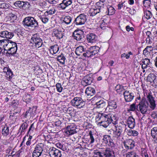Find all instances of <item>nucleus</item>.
<instances>
[{
    "mask_svg": "<svg viewBox=\"0 0 157 157\" xmlns=\"http://www.w3.org/2000/svg\"><path fill=\"white\" fill-rule=\"evenodd\" d=\"M102 141L105 144H108L109 147L106 149L105 152H101L98 150H95L94 153L98 155L99 157H115L114 149L115 144L110 136L104 135L102 139Z\"/></svg>",
    "mask_w": 157,
    "mask_h": 157,
    "instance_id": "f257e3e1",
    "label": "nucleus"
},
{
    "mask_svg": "<svg viewBox=\"0 0 157 157\" xmlns=\"http://www.w3.org/2000/svg\"><path fill=\"white\" fill-rule=\"evenodd\" d=\"M96 121H98V124L105 128L107 127L112 122L114 125L117 124V121L114 116H111L110 117L107 115L103 114H98L95 117Z\"/></svg>",
    "mask_w": 157,
    "mask_h": 157,
    "instance_id": "f03ea898",
    "label": "nucleus"
},
{
    "mask_svg": "<svg viewBox=\"0 0 157 157\" xmlns=\"http://www.w3.org/2000/svg\"><path fill=\"white\" fill-rule=\"evenodd\" d=\"M25 27H29L34 29L39 28L38 22L36 19L32 17L29 16L25 17L22 22Z\"/></svg>",
    "mask_w": 157,
    "mask_h": 157,
    "instance_id": "7ed1b4c3",
    "label": "nucleus"
},
{
    "mask_svg": "<svg viewBox=\"0 0 157 157\" xmlns=\"http://www.w3.org/2000/svg\"><path fill=\"white\" fill-rule=\"evenodd\" d=\"M100 49V48L98 46H92L86 51V53H83V55L85 57H92L93 56L98 53Z\"/></svg>",
    "mask_w": 157,
    "mask_h": 157,
    "instance_id": "20e7f679",
    "label": "nucleus"
},
{
    "mask_svg": "<svg viewBox=\"0 0 157 157\" xmlns=\"http://www.w3.org/2000/svg\"><path fill=\"white\" fill-rule=\"evenodd\" d=\"M44 145L40 143L36 144L34 148L33 151L32 157H39L42 155L44 151Z\"/></svg>",
    "mask_w": 157,
    "mask_h": 157,
    "instance_id": "39448f33",
    "label": "nucleus"
},
{
    "mask_svg": "<svg viewBox=\"0 0 157 157\" xmlns=\"http://www.w3.org/2000/svg\"><path fill=\"white\" fill-rule=\"evenodd\" d=\"M87 20V16L84 14H81L75 19L74 23L76 25L84 24Z\"/></svg>",
    "mask_w": 157,
    "mask_h": 157,
    "instance_id": "423d86ee",
    "label": "nucleus"
},
{
    "mask_svg": "<svg viewBox=\"0 0 157 157\" xmlns=\"http://www.w3.org/2000/svg\"><path fill=\"white\" fill-rule=\"evenodd\" d=\"M148 103V102L142 99V100L139 103L137 107H138L140 111L142 114L145 113L147 111Z\"/></svg>",
    "mask_w": 157,
    "mask_h": 157,
    "instance_id": "0eeeda50",
    "label": "nucleus"
},
{
    "mask_svg": "<svg viewBox=\"0 0 157 157\" xmlns=\"http://www.w3.org/2000/svg\"><path fill=\"white\" fill-rule=\"evenodd\" d=\"M49 154L50 157H61L62 156L61 151L54 147L50 148Z\"/></svg>",
    "mask_w": 157,
    "mask_h": 157,
    "instance_id": "6e6552de",
    "label": "nucleus"
},
{
    "mask_svg": "<svg viewBox=\"0 0 157 157\" xmlns=\"http://www.w3.org/2000/svg\"><path fill=\"white\" fill-rule=\"evenodd\" d=\"M76 127L74 124L68 125L65 131V135L68 136L72 135L77 132Z\"/></svg>",
    "mask_w": 157,
    "mask_h": 157,
    "instance_id": "1a4fd4ad",
    "label": "nucleus"
},
{
    "mask_svg": "<svg viewBox=\"0 0 157 157\" xmlns=\"http://www.w3.org/2000/svg\"><path fill=\"white\" fill-rule=\"evenodd\" d=\"M73 36L74 38L77 40L82 41L84 40V34L81 30L75 31L73 33Z\"/></svg>",
    "mask_w": 157,
    "mask_h": 157,
    "instance_id": "9d476101",
    "label": "nucleus"
},
{
    "mask_svg": "<svg viewBox=\"0 0 157 157\" xmlns=\"http://www.w3.org/2000/svg\"><path fill=\"white\" fill-rule=\"evenodd\" d=\"M71 102L73 106H76L79 108H82L85 104V101L82 100V99H73Z\"/></svg>",
    "mask_w": 157,
    "mask_h": 157,
    "instance_id": "9b49d317",
    "label": "nucleus"
},
{
    "mask_svg": "<svg viewBox=\"0 0 157 157\" xmlns=\"http://www.w3.org/2000/svg\"><path fill=\"white\" fill-rule=\"evenodd\" d=\"M13 43V46L11 47L9 50L6 52V55L8 56H14L15 54H16L17 49V45L16 43Z\"/></svg>",
    "mask_w": 157,
    "mask_h": 157,
    "instance_id": "f8f14e48",
    "label": "nucleus"
},
{
    "mask_svg": "<svg viewBox=\"0 0 157 157\" xmlns=\"http://www.w3.org/2000/svg\"><path fill=\"white\" fill-rule=\"evenodd\" d=\"M125 148L127 149H132L135 146V142L132 139L127 140L123 143Z\"/></svg>",
    "mask_w": 157,
    "mask_h": 157,
    "instance_id": "ddd939ff",
    "label": "nucleus"
},
{
    "mask_svg": "<svg viewBox=\"0 0 157 157\" xmlns=\"http://www.w3.org/2000/svg\"><path fill=\"white\" fill-rule=\"evenodd\" d=\"M14 36L13 33L5 30L0 32V37L6 39H10Z\"/></svg>",
    "mask_w": 157,
    "mask_h": 157,
    "instance_id": "4468645a",
    "label": "nucleus"
},
{
    "mask_svg": "<svg viewBox=\"0 0 157 157\" xmlns=\"http://www.w3.org/2000/svg\"><path fill=\"white\" fill-rule=\"evenodd\" d=\"M86 38L88 42L93 43L96 42L98 37L94 33H90L86 36Z\"/></svg>",
    "mask_w": 157,
    "mask_h": 157,
    "instance_id": "2eb2a0df",
    "label": "nucleus"
},
{
    "mask_svg": "<svg viewBox=\"0 0 157 157\" xmlns=\"http://www.w3.org/2000/svg\"><path fill=\"white\" fill-rule=\"evenodd\" d=\"M102 9L101 6L98 7V8L95 7V8H91L89 11V13L90 16H93L96 15L97 13L101 12Z\"/></svg>",
    "mask_w": 157,
    "mask_h": 157,
    "instance_id": "dca6fc26",
    "label": "nucleus"
},
{
    "mask_svg": "<svg viewBox=\"0 0 157 157\" xmlns=\"http://www.w3.org/2000/svg\"><path fill=\"white\" fill-rule=\"evenodd\" d=\"M4 50L7 52L13 46V43H15V42L7 39H4Z\"/></svg>",
    "mask_w": 157,
    "mask_h": 157,
    "instance_id": "f3484780",
    "label": "nucleus"
},
{
    "mask_svg": "<svg viewBox=\"0 0 157 157\" xmlns=\"http://www.w3.org/2000/svg\"><path fill=\"white\" fill-rule=\"evenodd\" d=\"M72 3V0H63L62 2L59 4V7L63 9H64L71 5Z\"/></svg>",
    "mask_w": 157,
    "mask_h": 157,
    "instance_id": "a211bd4d",
    "label": "nucleus"
},
{
    "mask_svg": "<svg viewBox=\"0 0 157 157\" xmlns=\"http://www.w3.org/2000/svg\"><path fill=\"white\" fill-rule=\"evenodd\" d=\"M127 121L128 126L130 128H133L134 127L135 124V120L132 117H129Z\"/></svg>",
    "mask_w": 157,
    "mask_h": 157,
    "instance_id": "6ab92c4d",
    "label": "nucleus"
},
{
    "mask_svg": "<svg viewBox=\"0 0 157 157\" xmlns=\"http://www.w3.org/2000/svg\"><path fill=\"white\" fill-rule=\"evenodd\" d=\"M146 34L147 36L146 39V43L147 45H150L152 43L153 41L151 33L150 31H147L146 33Z\"/></svg>",
    "mask_w": 157,
    "mask_h": 157,
    "instance_id": "aec40b11",
    "label": "nucleus"
},
{
    "mask_svg": "<svg viewBox=\"0 0 157 157\" xmlns=\"http://www.w3.org/2000/svg\"><path fill=\"white\" fill-rule=\"evenodd\" d=\"M156 76L153 74H149L147 77V82H149L151 83L153 82L154 84H155V86L157 85V82L155 83V82L156 81Z\"/></svg>",
    "mask_w": 157,
    "mask_h": 157,
    "instance_id": "412c9836",
    "label": "nucleus"
},
{
    "mask_svg": "<svg viewBox=\"0 0 157 157\" xmlns=\"http://www.w3.org/2000/svg\"><path fill=\"white\" fill-rule=\"evenodd\" d=\"M151 134L154 141L157 143V127H154L151 129Z\"/></svg>",
    "mask_w": 157,
    "mask_h": 157,
    "instance_id": "4be33fe9",
    "label": "nucleus"
},
{
    "mask_svg": "<svg viewBox=\"0 0 157 157\" xmlns=\"http://www.w3.org/2000/svg\"><path fill=\"white\" fill-rule=\"evenodd\" d=\"M93 80L92 75H86L84 78V80L83 81L86 85H90L92 82Z\"/></svg>",
    "mask_w": 157,
    "mask_h": 157,
    "instance_id": "5701e85b",
    "label": "nucleus"
},
{
    "mask_svg": "<svg viewBox=\"0 0 157 157\" xmlns=\"http://www.w3.org/2000/svg\"><path fill=\"white\" fill-rule=\"evenodd\" d=\"M124 132L127 133V134L129 136H137L138 134V132L136 130H132L131 129H128L126 128Z\"/></svg>",
    "mask_w": 157,
    "mask_h": 157,
    "instance_id": "b1692460",
    "label": "nucleus"
},
{
    "mask_svg": "<svg viewBox=\"0 0 157 157\" xmlns=\"http://www.w3.org/2000/svg\"><path fill=\"white\" fill-rule=\"evenodd\" d=\"M94 89L91 87H88L86 89L85 93L87 96L90 95L91 96L93 95L95 93Z\"/></svg>",
    "mask_w": 157,
    "mask_h": 157,
    "instance_id": "393cba45",
    "label": "nucleus"
},
{
    "mask_svg": "<svg viewBox=\"0 0 157 157\" xmlns=\"http://www.w3.org/2000/svg\"><path fill=\"white\" fill-rule=\"evenodd\" d=\"M115 127L116 128V129L118 130L120 132H121L123 133L124 130L125 129V126L124 124H123L121 122H120L117 125L116 124L115 125Z\"/></svg>",
    "mask_w": 157,
    "mask_h": 157,
    "instance_id": "a878e982",
    "label": "nucleus"
},
{
    "mask_svg": "<svg viewBox=\"0 0 157 157\" xmlns=\"http://www.w3.org/2000/svg\"><path fill=\"white\" fill-rule=\"evenodd\" d=\"M142 62L143 63L142 65V68L143 69H144L148 66L150 63V60L149 59L145 58L144 59H143Z\"/></svg>",
    "mask_w": 157,
    "mask_h": 157,
    "instance_id": "bb28decb",
    "label": "nucleus"
},
{
    "mask_svg": "<svg viewBox=\"0 0 157 157\" xmlns=\"http://www.w3.org/2000/svg\"><path fill=\"white\" fill-rule=\"evenodd\" d=\"M50 48V52L52 54H55L58 52L59 50V48L57 45L51 46Z\"/></svg>",
    "mask_w": 157,
    "mask_h": 157,
    "instance_id": "cd10ccee",
    "label": "nucleus"
},
{
    "mask_svg": "<svg viewBox=\"0 0 157 157\" xmlns=\"http://www.w3.org/2000/svg\"><path fill=\"white\" fill-rule=\"evenodd\" d=\"M52 34L53 36H55L59 39L62 38L63 36L62 31H59L58 30L54 31Z\"/></svg>",
    "mask_w": 157,
    "mask_h": 157,
    "instance_id": "c85d7f7f",
    "label": "nucleus"
},
{
    "mask_svg": "<svg viewBox=\"0 0 157 157\" xmlns=\"http://www.w3.org/2000/svg\"><path fill=\"white\" fill-rule=\"evenodd\" d=\"M57 60L63 64L65 63V60L66 59L64 55L61 53L60 55L58 56L56 58Z\"/></svg>",
    "mask_w": 157,
    "mask_h": 157,
    "instance_id": "c756f323",
    "label": "nucleus"
},
{
    "mask_svg": "<svg viewBox=\"0 0 157 157\" xmlns=\"http://www.w3.org/2000/svg\"><path fill=\"white\" fill-rule=\"evenodd\" d=\"M84 51L83 47L82 46H80L76 48L75 50V53L78 56H80V54Z\"/></svg>",
    "mask_w": 157,
    "mask_h": 157,
    "instance_id": "7c9ffc66",
    "label": "nucleus"
},
{
    "mask_svg": "<svg viewBox=\"0 0 157 157\" xmlns=\"http://www.w3.org/2000/svg\"><path fill=\"white\" fill-rule=\"evenodd\" d=\"M107 103L108 104V105L111 107L112 108L115 109L117 107L116 102L115 100H112L109 99V101L107 102Z\"/></svg>",
    "mask_w": 157,
    "mask_h": 157,
    "instance_id": "2f4dec72",
    "label": "nucleus"
},
{
    "mask_svg": "<svg viewBox=\"0 0 157 157\" xmlns=\"http://www.w3.org/2000/svg\"><path fill=\"white\" fill-rule=\"evenodd\" d=\"M9 133V127L6 125L4 128L2 130V134L3 136H6Z\"/></svg>",
    "mask_w": 157,
    "mask_h": 157,
    "instance_id": "473e14b6",
    "label": "nucleus"
},
{
    "mask_svg": "<svg viewBox=\"0 0 157 157\" xmlns=\"http://www.w3.org/2000/svg\"><path fill=\"white\" fill-rule=\"evenodd\" d=\"M148 100L150 103L149 106L150 108L154 110L156 107L155 101L154 99H148Z\"/></svg>",
    "mask_w": 157,
    "mask_h": 157,
    "instance_id": "72a5a7b5",
    "label": "nucleus"
},
{
    "mask_svg": "<svg viewBox=\"0 0 157 157\" xmlns=\"http://www.w3.org/2000/svg\"><path fill=\"white\" fill-rule=\"evenodd\" d=\"M13 5L17 8H23V5H24V2L20 1H17L14 3Z\"/></svg>",
    "mask_w": 157,
    "mask_h": 157,
    "instance_id": "f704fd0d",
    "label": "nucleus"
},
{
    "mask_svg": "<svg viewBox=\"0 0 157 157\" xmlns=\"http://www.w3.org/2000/svg\"><path fill=\"white\" fill-rule=\"evenodd\" d=\"M28 126V124L26 122L22 124L19 130V132H20L21 134H22L23 132H25V130L27 128Z\"/></svg>",
    "mask_w": 157,
    "mask_h": 157,
    "instance_id": "c9c22d12",
    "label": "nucleus"
},
{
    "mask_svg": "<svg viewBox=\"0 0 157 157\" xmlns=\"http://www.w3.org/2000/svg\"><path fill=\"white\" fill-rule=\"evenodd\" d=\"M6 70L7 71L6 77L10 79L11 78H12V75H13L12 72L10 68H5L4 69L5 70V72L6 71Z\"/></svg>",
    "mask_w": 157,
    "mask_h": 157,
    "instance_id": "e433bc0d",
    "label": "nucleus"
},
{
    "mask_svg": "<svg viewBox=\"0 0 157 157\" xmlns=\"http://www.w3.org/2000/svg\"><path fill=\"white\" fill-rule=\"evenodd\" d=\"M42 39L37 34H35L33 35L32 37L31 40L32 41V43L34 42L38 41H40Z\"/></svg>",
    "mask_w": 157,
    "mask_h": 157,
    "instance_id": "4c0bfd02",
    "label": "nucleus"
},
{
    "mask_svg": "<svg viewBox=\"0 0 157 157\" xmlns=\"http://www.w3.org/2000/svg\"><path fill=\"white\" fill-rule=\"evenodd\" d=\"M157 93L156 92H154L153 91L150 92L147 94V98H157Z\"/></svg>",
    "mask_w": 157,
    "mask_h": 157,
    "instance_id": "58836bf2",
    "label": "nucleus"
},
{
    "mask_svg": "<svg viewBox=\"0 0 157 157\" xmlns=\"http://www.w3.org/2000/svg\"><path fill=\"white\" fill-rule=\"evenodd\" d=\"M10 7V5L5 2H0V8L6 9Z\"/></svg>",
    "mask_w": 157,
    "mask_h": 157,
    "instance_id": "ea45409f",
    "label": "nucleus"
},
{
    "mask_svg": "<svg viewBox=\"0 0 157 157\" xmlns=\"http://www.w3.org/2000/svg\"><path fill=\"white\" fill-rule=\"evenodd\" d=\"M108 11V14L109 15H112L114 14L115 10L114 8L112 6H109L107 7Z\"/></svg>",
    "mask_w": 157,
    "mask_h": 157,
    "instance_id": "a19ab883",
    "label": "nucleus"
},
{
    "mask_svg": "<svg viewBox=\"0 0 157 157\" xmlns=\"http://www.w3.org/2000/svg\"><path fill=\"white\" fill-rule=\"evenodd\" d=\"M56 145L57 147L63 151H65L67 150V148L65 146L60 142L57 143Z\"/></svg>",
    "mask_w": 157,
    "mask_h": 157,
    "instance_id": "79ce46f5",
    "label": "nucleus"
},
{
    "mask_svg": "<svg viewBox=\"0 0 157 157\" xmlns=\"http://www.w3.org/2000/svg\"><path fill=\"white\" fill-rule=\"evenodd\" d=\"M33 44L35 46L36 48H38L41 47L42 44V40H40V41H37L33 43Z\"/></svg>",
    "mask_w": 157,
    "mask_h": 157,
    "instance_id": "37998d69",
    "label": "nucleus"
},
{
    "mask_svg": "<svg viewBox=\"0 0 157 157\" xmlns=\"http://www.w3.org/2000/svg\"><path fill=\"white\" fill-rule=\"evenodd\" d=\"M71 21V18L69 16H66L64 18V19L63 20V22L67 25L70 24Z\"/></svg>",
    "mask_w": 157,
    "mask_h": 157,
    "instance_id": "c03bdc74",
    "label": "nucleus"
},
{
    "mask_svg": "<svg viewBox=\"0 0 157 157\" xmlns=\"http://www.w3.org/2000/svg\"><path fill=\"white\" fill-rule=\"evenodd\" d=\"M126 157H138V156L135 152L131 151L127 153Z\"/></svg>",
    "mask_w": 157,
    "mask_h": 157,
    "instance_id": "a18cd8bd",
    "label": "nucleus"
},
{
    "mask_svg": "<svg viewBox=\"0 0 157 157\" xmlns=\"http://www.w3.org/2000/svg\"><path fill=\"white\" fill-rule=\"evenodd\" d=\"M122 134V133L116 129L113 131L114 136L117 138L121 137Z\"/></svg>",
    "mask_w": 157,
    "mask_h": 157,
    "instance_id": "49530a36",
    "label": "nucleus"
},
{
    "mask_svg": "<svg viewBox=\"0 0 157 157\" xmlns=\"http://www.w3.org/2000/svg\"><path fill=\"white\" fill-rule=\"evenodd\" d=\"M145 16L147 19H150L152 17L151 12L149 10L146 11L144 12Z\"/></svg>",
    "mask_w": 157,
    "mask_h": 157,
    "instance_id": "de8ad7c7",
    "label": "nucleus"
},
{
    "mask_svg": "<svg viewBox=\"0 0 157 157\" xmlns=\"http://www.w3.org/2000/svg\"><path fill=\"white\" fill-rule=\"evenodd\" d=\"M32 109L31 110V108L29 107V109L27 110L25 113V117H27V116H29L31 117L33 115V110Z\"/></svg>",
    "mask_w": 157,
    "mask_h": 157,
    "instance_id": "09e8293b",
    "label": "nucleus"
},
{
    "mask_svg": "<svg viewBox=\"0 0 157 157\" xmlns=\"http://www.w3.org/2000/svg\"><path fill=\"white\" fill-rule=\"evenodd\" d=\"M89 134L90 136V143H93L94 141V136H95V134H93V133H92V131H90Z\"/></svg>",
    "mask_w": 157,
    "mask_h": 157,
    "instance_id": "8fccbe9b",
    "label": "nucleus"
},
{
    "mask_svg": "<svg viewBox=\"0 0 157 157\" xmlns=\"http://www.w3.org/2000/svg\"><path fill=\"white\" fill-rule=\"evenodd\" d=\"M97 105L99 106V107H103L105 106L106 102L103 100H101L97 102Z\"/></svg>",
    "mask_w": 157,
    "mask_h": 157,
    "instance_id": "3c124183",
    "label": "nucleus"
},
{
    "mask_svg": "<svg viewBox=\"0 0 157 157\" xmlns=\"http://www.w3.org/2000/svg\"><path fill=\"white\" fill-rule=\"evenodd\" d=\"M47 3L45 1H43L42 2H40L39 3V5L42 8L45 9L48 7L47 6Z\"/></svg>",
    "mask_w": 157,
    "mask_h": 157,
    "instance_id": "603ef678",
    "label": "nucleus"
},
{
    "mask_svg": "<svg viewBox=\"0 0 157 157\" xmlns=\"http://www.w3.org/2000/svg\"><path fill=\"white\" fill-rule=\"evenodd\" d=\"M151 3L150 0H144L143 2V4L145 7H148L149 6Z\"/></svg>",
    "mask_w": 157,
    "mask_h": 157,
    "instance_id": "864d4df0",
    "label": "nucleus"
},
{
    "mask_svg": "<svg viewBox=\"0 0 157 157\" xmlns=\"http://www.w3.org/2000/svg\"><path fill=\"white\" fill-rule=\"evenodd\" d=\"M34 128H35L34 126V123H33L29 128V130L27 132L28 134H29V135H30L33 132V131L34 130Z\"/></svg>",
    "mask_w": 157,
    "mask_h": 157,
    "instance_id": "5fc2aeb1",
    "label": "nucleus"
},
{
    "mask_svg": "<svg viewBox=\"0 0 157 157\" xmlns=\"http://www.w3.org/2000/svg\"><path fill=\"white\" fill-rule=\"evenodd\" d=\"M5 45L4 40H0V51H2L3 49L4 50Z\"/></svg>",
    "mask_w": 157,
    "mask_h": 157,
    "instance_id": "6e6d98bb",
    "label": "nucleus"
},
{
    "mask_svg": "<svg viewBox=\"0 0 157 157\" xmlns=\"http://www.w3.org/2000/svg\"><path fill=\"white\" fill-rule=\"evenodd\" d=\"M56 86L57 91L59 92H61L63 88L61 86V84L57 83L56 84Z\"/></svg>",
    "mask_w": 157,
    "mask_h": 157,
    "instance_id": "4d7b16f0",
    "label": "nucleus"
},
{
    "mask_svg": "<svg viewBox=\"0 0 157 157\" xmlns=\"http://www.w3.org/2000/svg\"><path fill=\"white\" fill-rule=\"evenodd\" d=\"M31 5L29 3L27 2H24V5L23 8L24 9H29Z\"/></svg>",
    "mask_w": 157,
    "mask_h": 157,
    "instance_id": "13d9d810",
    "label": "nucleus"
},
{
    "mask_svg": "<svg viewBox=\"0 0 157 157\" xmlns=\"http://www.w3.org/2000/svg\"><path fill=\"white\" fill-rule=\"evenodd\" d=\"M152 47L151 46H147L143 50V54L144 55L146 56L148 54L149 48H151Z\"/></svg>",
    "mask_w": 157,
    "mask_h": 157,
    "instance_id": "bf43d9fd",
    "label": "nucleus"
},
{
    "mask_svg": "<svg viewBox=\"0 0 157 157\" xmlns=\"http://www.w3.org/2000/svg\"><path fill=\"white\" fill-rule=\"evenodd\" d=\"M40 19L41 21L44 23L46 24L48 21V19L47 17H40Z\"/></svg>",
    "mask_w": 157,
    "mask_h": 157,
    "instance_id": "052dcab7",
    "label": "nucleus"
},
{
    "mask_svg": "<svg viewBox=\"0 0 157 157\" xmlns=\"http://www.w3.org/2000/svg\"><path fill=\"white\" fill-rule=\"evenodd\" d=\"M9 17L10 18V19L12 20H15L17 18V16L12 13H9Z\"/></svg>",
    "mask_w": 157,
    "mask_h": 157,
    "instance_id": "680f3d73",
    "label": "nucleus"
},
{
    "mask_svg": "<svg viewBox=\"0 0 157 157\" xmlns=\"http://www.w3.org/2000/svg\"><path fill=\"white\" fill-rule=\"evenodd\" d=\"M32 136L30 135H29V137L28 138L26 144L27 146H29L31 144V141L32 139Z\"/></svg>",
    "mask_w": 157,
    "mask_h": 157,
    "instance_id": "e2e57ef3",
    "label": "nucleus"
},
{
    "mask_svg": "<svg viewBox=\"0 0 157 157\" xmlns=\"http://www.w3.org/2000/svg\"><path fill=\"white\" fill-rule=\"evenodd\" d=\"M15 111L13 113V115H12V116L14 117L15 116L16 117H17V116L19 115V113L21 111V109L20 108H19L18 110H16L15 109Z\"/></svg>",
    "mask_w": 157,
    "mask_h": 157,
    "instance_id": "0e129e2a",
    "label": "nucleus"
},
{
    "mask_svg": "<svg viewBox=\"0 0 157 157\" xmlns=\"http://www.w3.org/2000/svg\"><path fill=\"white\" fill-rule=\"evenodd\" d=\"M136 109V107L134 103L132 104L130 107L129 109L128 110V111H134Z\"/></svg>",
    "mask_w": 157,
    "mask_h": 157,
    "instance_id": "69168bd1",
    "label": "nucleus"
},
{
    "mask_svg": "<svg viewBox=\"0 0 157 157\" xmlns=\"http://www.w3.org/2000/svg\"><path fill=\"white\" fill-rule=\"evenodd\" d=\"M126 9L127 10V11L129 12V13H130V14H131L132 15L134 14L136 12L134 9H133L132 10L133 11H132V10H131L130 8L128 7H126Z\"/></svg>",
    "mask_w": 157,
    "mask_h": 157,
    "instance_id": "338daca9",
    "label": "nucleus"
},
{
    "mask_svg": "<svg viewBox=\"0 0 157 157\" xmlns=\"http://www.w3.org/2000/svg\"><path fill=\"white\" fill-rule=\"evenodd\" d=\"M121 86L120 85H117L115 87V90L117 92H120Z\"/></svg>",
    "mask_w": 157,
    "mask_h": 157,
    "instance_id": "774afa93",
    "label": "nucleus"
}]
</instances>
